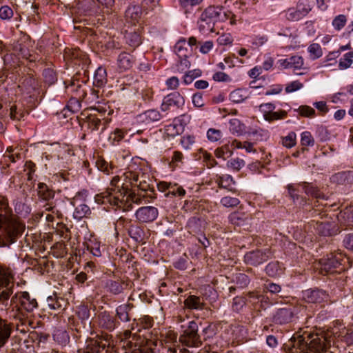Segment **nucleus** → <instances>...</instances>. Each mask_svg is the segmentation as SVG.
Returning a JSON list of instances; mask_svg holds the SVG:
<instances>
[{
    "label": "nucleus",
    "instance_id": "f257e3e1",
    "mask_svg": "<svg viewBox=\"0 0 353 353\" xmlns=\"http://www.w3.org/2000/svg\"><path fill=\"white\" fill-rule=\"evenodd\" d=\"M142 159L139 156L132 157L128 171L123 173L122 176H114L110 183V186L103 192L96 194L95 201L99 204L105 205L107 208L123 211H129L130 203L128 202L129 190L131 183H140L144 179H149V174L145 173L139 168Z\"/></svg>",
    "mask_w": 353,
    "mask_h": 353
},
{
    "label": "nucleus",
    "instance_id": "f03ea898",
    "mask_svg": "<svg viewBox=\"0 0 353 353\" xmlns=\"http://www.w3.org/2000/svg\"><path fill=\"white\" fill-rule=\"evenodd\" d=\"M0 270V303L10 319L23 321V311L31 312L37 307V301L27 292H17L13 296L14 278L12 270L6 266V272Z\"/></svg>",
    "mask_w": 353,
    "mask_h": 353
},
{
    "label": "nucleus",
    "instance_id": "7ed1b4c3",
    "mask_svg": "<svg viewBox=\"0 0 353 353\" xmlns=\"http://www.w3.org/2000/svg\"><path fill=\"white\" fill-rule=\"evenodd\" d=\"M236 16L223 6L210 5L203 10L196 21L197 29L202 34L216 32V27L221 23L230 20L231 25L236 24Z\"/></svg>",
    "mask_w": 353,
    "mask_h": 353
},
{
    "label": "nucleus",
    "instance_id": "20e7f679",
    "mask_svg": "<svg viewBox=\"0 0 353 353\" xmlns=\"http://www.w3.org/2000/svg\"><path fill=\"white\" fill-rule=\"evenodd\" d=\"M292 343V353H323L330 346L323 334L305 332L293 336Z\"/></svg>",
    "mask_w": 353,
    "mask_h": 353
},
{
    "label": "nucleus",
    "instance_id": "39448f33",
    "mask_svg": "<svg viewBox=\"0 0 353 353\" xmlns=\"http://www.w3.org/2000/svg\"><path fill=\"white\" fill-rule=\"evenodd\" d=\"M178 322L183 323L181 325L182 334L179 336L180 343L189 347H199L202 345V341L198 333L199 325L197 321L191 320L185 322L179 318Z\"/></svg>",
    "mask_w": 353,
    "mask_h": 353
},
{
    "label": "nucleus",
    "instance_id": "423d86ee",
    "mask_svg": "<svg viewBox=\"0 0 353 353\" xmlns=\"http://www.w3.org/2000/svg\"><path fill=\"white\" fill-rule=\"evenodd\" d=\"M342 259L341 255H334L330 254L326 258L320 260V272L323 275L328 274L340 273L344 270L342 266Z\"/></svg>",
    "mask_w": 353,
    "mask_h": 353
},
{
    "label": "nucleus",
    "instance_id": "0eeeda50",
    "mask_svg": "<svg viewBox=\"0 0 353 353\" xmlns=\"http://www.w3.org/2000/svg\"><path fill=\"white\" fill-rule=\"evenodd\" d=\"M185 104V98L179 92H173L163 97L161 110L166 112H176L182 109Z\"/></svg>",
    "mask_w": 353,
    "mask_h": 353
},
{
    "label": "nucleus",
    "instance_id": "6e6552de",
    "mask_svg": "<svg viewBox=\"0 0 353 353\" xmlns=\"http://www.w3.org/2000/svg\"><path fill=\"white\" fill-rule=\"evenodd\" d=\"M288 192L294 200L299 198V192H304L307 195H310L316 199H324V195L320 190L313 185L303 182L298 184H290L288 185Z\"/></svg>",
    "mask_w": 353,
    "mask_h": 353
},
{
    "label": "nucleus",
    "instance_id": "1a4fd4ad",
    "mask_svg": "<svg viewBox=\"0 0 353 353\" xmlns=\"http://www.w3.org/2000/svg\"><path fill=\"white\" fill-rule=\"evenodd\" d=\"M0 228L3 229L10 241L14 242L23 233L25 226L22 223L18 221L12 214L8 220L3 221L0 225Z\"/></svg>",
    "mask_w": 353,
    "mask_h": 353
},
{
    "label": "nucleus",
    "instance_id": "9d476101",
    "mask_svg": "<svg viewBox=\"0 0 353 353\" xmlns=\"http://www.w3.org/2000/svg\"><path fill=\"white\" fill-rule=\"evenodd\" d=\"M272 256L270 249L256 250L247 252L244 256L246 264L257 266L270 259Z\"/></svg>",
    "mask_w": 353,
    "mask_h": 353
},
{
    "label": "nucleus",
    "instance_id": "9b49d317",
    "mask_svg": "<svg viewBox=\"0 0 353 353\" xmlns=\"http://www.w3.org/2000/svg\"><path fill=\"white\" fill-rule=\"evenodd\" d=\"M159 216V210L154 206H143L139 208L135 212V217L140 223H151Z\"/></svg>",
    "mask_w": 353,
    "mask_h": 353
},
{
    "label": "nucleus",
    "instance_id": "f8f14e48",
    "mask_svg": "<svg viewBox=\"0 0 353 353\" xmlns=\"http://www.w3.org/2000/svg\"><path fill=\"white\" fill-rule=\"evenodd\" d=\"M76 314L78 319L81 321V323H79V322L76 323L74 316L70 317L68 321L77 332H80L81 327H85L86 321L90 316V309L85 305H79L77 308Z\"/></svg>",
    "mask_w": 353,
    "mask_h": 353
},
{
    "label": "nucleus",
    "instance_id": "ddd939ff",
    "mask_svg": "<svg viewBox=\"0 0 353 353\" xmlns=\"http://www.w3.org/2000/svg\"><path fill=\"white\" fill-rule=\"evenodd\" d=\"M313 226L316 232L323 236H332L340 232V229L334 221H317Z\"/></svg>",
    "mask_w": 353,
    "mask_h": 353
},
{
    "label": "nucleus",
    "instance_id": "4468645a",
    "mask_svg": "<svg viewBox=\"0 0 353 353\" xmlns=\"http://www.w3.org/2000/svg\"><path fill=\"white\" fill-rule=\"evenodd\" d=\"M135 63V57L127 52H121L117 57V69L119 72H123L131 70Z\"/></svg>",
    "mask_w": 353,
    "mask_h": 353
},
{
    "label": "nucleus",
    "instance_id": "2eb2a0df",
    "mask_svg": "<svg viewBox=\"0 0 353 353\" xmlns=\"http://www.w3.org/2000/svg\"><path fill=\"white\" fill-rule=\"evenodd\" d=\"M130 283V281L128 279H108L106 281L105 284V288L107 292L114 295H118L121 294L125 289H127Z\"/></svg>",
    "mask_w": 353,
    "mask_h": 353
},
{
    "label": "nucleus",
    "instance_id": "dca6fc26",
    "mask_svg": "<svg viewBox=\"0 0 353 353\" xmlns=\"http://www.w3.org/2000/svg\"><path fill=\"white\" fill-rule=\"evenodd\" d=\"M235 149L244 150L247 153L256 152L254 149V144L248 141L241 142L238 140H234L230 143L225 144L221 148V150L223 154L225 152H229L230 154H232Z\"/></svg>",
    "mask_w": 353,
    "mask_h": 353
},
{
    "label": "nucleus",
    "instance_id": "f3484780",
    "mask_svg": "<svg viewBox=\"0 0 353 353\" xmlns=\"http://www.w3.org/2000/svg\"><path fill=\"white\" fill-rule=\"evenodd\" d=\"M328 294L321 290L309 289L303 292V299L305 302L312 303H321L327 301Z\"/></svg>",
    "mask_w": 353,
    "mask_h": 353
},
{
    "label": "nucleus",
    "instance_id": "a211bd4d",
    "mask_svg": "<svg viewBox=\"0 0 353 353\" xmlns=\"http://www.w3.org/2000/svg\"><path fill=\"white\" fill-rule=\"evenodd\" d=\"M294 312L290 307L279 309L273 316V322L278 325H285L292 321Z\"/></svg>",
    "mask_w": 353,
    "mask_h": 353
},
{
    "label": "nucleus",
    "instance_id": "6ab92c4d",
    "mask_svg": "<svg viewBox=\"0 0 353 353\" xmlns=\"http://www.w3.org/2000/svg\"><path fill=\"white\" fill-rule=\"evenodd\" d=\"M98 323L101 327L108 331L114 330L119 325V322L116 321L115 318L106 311L99 314Z\"/></svg>",
    "mask_w": 353,
    "mask_h": 353
},
{
    "label": "nucleus",
    "instance_id": "aec40b11",
    "mask_svg": "<svg viewBox=\"0 0 353 353\" xmlns=\"http://www.w3.org/2000/svg\"><path fill=\"white\" fill-rule=\"evenodd\" d=\"M46 301L48 308L57 311L58 313L64 310L68 305L65 299L58 296L57 294L48 296Z\"/></svg>",
    "mask_w": 353,
    "mask_h": 353
},
{
    "label": "nucleus",
    "instance_id": "412c9836",
    "mask_svg": "<svg viewBox=\"0 0 353 353\" xmlns=\"http://www.w3.org/2000/svg\"><path fill=\"white\" fill-rule=\"evenodd\" d=\"M142 16V9L139 5H130L125 12V18L127 22L135 24Z\"/></svg>",
    "mask_w": 353,
    "mask_h": 353
},
{
    "label": "nucleus",
    "instance_id": "4be33fe9",
    "mask_svg": "<svg viewBox=\"0 0 353 353\" xmlns=\"http://www.w3.org/2000/svg\"><path fill=\"white\" fill-rule=\"evenodd\" d=\"M12 325V323L0 318V348L6 343L10 338Z\"/></svg>",
    "mask_w": 353,
    "mask_h": 353
},
{
    "label": "nucleus",
    "instance_id": "5701e85b",
    "mask_svg": "<svg viewBox=\"0 0 353 353\" xmlns=\"http://www.w3.org/2000/svg\"><path fill=\"white\" fill-rule=\"evenodd\" d=\"M83 245L86 248L87 250H88L94 256L99 257L101 256L102 252L100 249L101 243L95 236H90L85 240Z\"/></svg>",
    "mask_w": 353,
    "mask_h": 353
},
{
    "label": "nucleus",
    "instance_id": "b1692460",
    "mask_svg": "<svg viewBox=\"0 0 353 353\" xmlns=\"http://www.w3.org/2000/svg\"><path fill=\"white\" fill-rule=\"evenodd\" d=\"M161 345V341L157 339H145L139 344L145 353H157L158 347Z\"/></svg>",
    "mask_w": 353,
    "mask_h": 353
},
{
    "label": "nucleus",
    "instance_id": "393cba45",
    "mask_svg": "<svg viewBox=\"0 0 353 353\" xmlns=\"http://www.w3.org/2000/svg\"><path fill=\"white\" fill-rule=\"evenodd\" d=\"M219 188H224L227 190L232 192H235L236 190L233 188L235 184V181L232 176L229 174H223L216 177L215 180Z\"/></svg>",
    "mask_w": 353,
    "mask_h": 353
},
{
    "label": "nucleus",
    "instance_id": "a878e982",
    "mask_svg": "<svg viewBox=\"0 0 353 353\" xmlns=\"http://www.w3.org/2000/svg\"><path fill=\"white\" fill-rule=\"evenodd\" d=\"M13 50L18 56L30 61H35L36 57L30 54L29 50L22 43L17 41L13 44Z\"/></svg>",
    "mask_w": 353,
    "mask_h": 353
},
{
    "label": "nucleus",
    "instance_id": "bb28decb",
    "mask_svg": "<svg viewBox=\"0 0 353 353\" xmlns=\"http://www.w3.org/2000/svg\"><path fill=\"white\" fill-rule=\"evenodd\" d=\"M125 41L127 45L135 49L142 43L143 38L139 31L126 32Z\"/></svg>",
    "mask_w": 353,
    "mask_h": 353
},
{
    "label": "nucleus",
    "instance_id": "cd10ccee",
    "mask_svg": "<svg viewBox=\"0 0 353 353\" xmlns=\"http://www.w3.org/2000/svg\"><path fill=\"white\" fill-rule=\"evenodd\" d=\"M133 307L131 303L122 304L116 309V314L118 319L122 322H129L130 321V312Z\"/></svg>",
    "mask_w": 353,
    "mask_h": 353
},
{
    "label": "nucleus",
    "instance_id": "c85d7f7f",
    "mask_svg": "<svg viewBox=\"0 0 353 353\" xmlns=\"http://www.w3.org/2000/svg\"><path fill=\"white\" fill-rule=\"evenodd\" d=\"M108 82L107 72L105 68L99 67L94 76L93 85L97 88H103Z\"/></svg>",
    "mask_w": 353,
    "mask_h": 353
},
{
    "label": "nucleus",
    "instance_id": "c756f323",
    "mask_svg": "<svg viewBox=\"0 0 353 353\" xmlns=\"http://www.w3.org/2000/svg\"><path fill=\"white\" fill-rule=\"evenodd\" d=\"M205 0H179V5L183 13L188 17L192 14L194 8L201 5Z\"/></svg>",
    "mask_w": 353,
    "mask_h": 353
},
{
    "label": "nucleus",
    "instance_id": "7c9ffc66",
    "mask_svg": "<svg viewBox=\"0 0 353 353\" xmlns=\"http://www.w3.org/2000/svg\"><path fill=\"white\" fill-rule=\"evenodd\" d=\"M184 305L190 310H203L204 303L200 296L190 295L184 301Z\"/></svg>",
    "mask_w": 353,
    "mask_h": 353
},
{
    "label": "nucleus",
    "instance_id": "2f4dec72",
    "mask_svg": "<svg viewBox=\"0 0 353 353\" xmlns=\"http://www.w3.org/2000/svg\"><path fill=\"white\" fill-rule=\"evenodd\" d=\"M12 210L8 206L7 198L0 195V225L12 216Z\"/></svg>",
    "mask_w": 353,
    "mask_h": 353
},
{
    "label": "nucleus",
    "instance_id": "473e14b6",
    "mask_svg": "<svg viewBox=\"0 0 353 353\" xmlns=\"http://www.w3.org/2000/svg\"><path fill=\"white\" fill-rule=\"evenodd\" d=\"M283 269V264L280 263L279 261H272L266 265L265 270L268 276L274 277L281 274Z\"/></svg>",
    "mask_w": 353,
    "mask_h": 353
},
{
    "label": "nucleus",
    "instance_id": "72a5a7b5",
    "mask_svg": "<svg viewBox=\"0 0 353 353\" xmlns=\"http://www.w3.org/2000/svg\"><path fill=\"white\" fill-rule=\"evenodd\" d=\"M53 339L59 345L65 346L70 342V336L65 330L57 329L53 333Z\"/></svg>",
    "mask_w": 353,
    "mask_h": 353
},
{
    "label": "nucleus",
    "instance_id": "f704fd0d",
    "mask_svg": "<svg viewBox=\"0 0 353 353\" xmlns=\"http://www.w3.org/2000/svg\"><path fill=\"white\" fill-rule=\"evenodd\" d=\"M337 219L341 225L353 227V209H346L341 212Z\"/></svg>",
    "mask_w": 353,
    "mask_h": 353
},
{
    "label": "nucleus",
    "instance_id": "c9c22d12",
    "mask_svg": "<svg viewBox=\"0 0 353 353\" xmlns=\"http://www.w3.org/2000/svg\"><path fill=\"white\" fill-rule=\"evenodd\" d=\"M154 321L149 316H144L139 319H134L131 324V329L134 330L136 327L140 326L143 329H149L153 326Z\"/></svg>",
    "mask_w": 353,
    "mask_h": 353
},
{
    "label": "nucleus",
    "instance_id": "e433bc0d",
    "mask_svg": "<svg viewBox=\"0 0 353 353\" xmlns=\"http://www.w3.org/2000/svg\"><path fill=\"white\" fill-rule=\"evenodd\" d=\"M21 85L28 93L36 90L39 86L37 80L30 75L22 78L21 80Z\"/></svg>",
    "mask_w": 353,
    "mask_h": 353
},
{
    "label": "nucleus",
    "instance_id": "4c0bfd02",
    "mask_svg": "<svg viewBox=\"0 0 353 353\" xmlns=\"http://www.w3.org/2000/svg\"><path fill=\"white\" fill-rule=\"evenodd\" d=\"M93 158L95 159V163L97 168L107 174H109L110 171L114 167L112 162H107L103 158V156H93Z\"/></svg>",
    "mask_w": 353,
    "mask_h": 353
},
{
    "label": "nucleus",
    "instance_id": "58836bf2",
    "mask_svg": "<svg viewBox=\"0 0 353 353\" xmlns=\"http://www.w3.org/2000/svg\"><path fill=\"white\" fill-rule=\"evenodd\" d=\"M130 236L137 242H143L145 239L143 228L138 225H131L128 230Z\"/></svg>",
    "mask_w": 353,
    "mask_h": 353
},
{
    "label": "nucleus",
    "instance_id": "ea45409f",
    "mask_svg": "<svg viewBox=\"0 0 353 353\" xmlns=\"http://www.w3.org/2000/svg\"><path fill=\"white\" fill-rule=\"evenodd\" d=\"M285 18L290 21H297L304 17L303 14L299 10L297 6L289 8L283 12Z\"/></svg>",
    "mask_w": 353,
    "mask_h": 353
},
{
    "label": "nucleus",
    "instance_id": "a19ab883",
    "mask_svg": "<svg viewBox=\"0 0 353 353\" xmlns=\"http://www.w3.org/2000/svg\"><path fill=\"white\" fill-rule=\"evenodd\" d=\"M248 97V92L244 89H236L230 94V100L235 103L243 102Z\"/></svg>",
    "mask_w": 353,
    "mask_h": 353
},
{
    "label": "nucleus",
    "instance_id": "79ce46f5",
    "mask_svg": "<svg viewBox=\"0 0 353 353\" xmlns=\"http://www.w3.org/2000/svg\"><path fill=\"white\" fill-rule=\"evenodd\" d=\"M249 219L248 214L239 212H233L229 216L230 222L235 225H243Z\"/></svg>",
    "mask_w": 353,
    "mask_h": 353
},
{
    "label": "nucleus",
    "instance_id": "37998d69",
    "mask_svg": "<svg viewBox=\"0 0 353 353\" xmlns=\"http://www.w3.org/2000/svg\"><path fill=\"white\" fill-rule=\"evenodd\" d=\"M229 124V130L233 134L240 136L245 131V125L237 119H231Z\"/></svg>",
    "mask_w": 353,
    "mask_h": 353
},
{
    "label": "nucleus",
    "instance_id": "c03bdc74",
    "mask_svg": "<svg viewBox=\"0 0 353 353\" xmlns=\"http://www.w3.org/2000/svg\"><path fill=\"white\" fill-rule=\"evenodd\" d=\"M143 120L146 123H151L159 121L161 118V113L154 109L148 110L144 112L141 115Z\"/></svg>",
    "mask_w": 353,
    "mask_h": 353
},
{
    "label": "nucleus",
    "instance_id": "a18cd8bd",
    "mask_svg": "<svg viewBox=\"0 0 353 353\" xmlns=\"http://www.w3.org/2000/svg\"><path fill=\"white\" fill-rule=\"evenodd\" d=\"M37 189L39 196L43 200H49L54 196V192L46 183H39Z\"/></svg>",
    "mask_w": 353,
    "mask_h": 353
},
{
    "label": "nucleus",
    "instance_id": "49530a36",
    "mask_svg": "<svg viewBox=\"0 0 353 353\" xmlns=\"http://www.w3.org/2000/svg\"><path fill=\"white\" fill-rule=\"evenodd\" d=\"M90 214V208L85 204H80L75 208L73 216L77 220H81L83 217Z\"/></svg>",
    "mask_w": 353,
    "mask_h": 353
},
{
    "label": "nucleus",
    "instance_id": "de8ad7c7",
    "mask_svg": "<svg viewBox=\"0 0 353 353\" xmlns=\"http://www.w3.org/2000/svg\"><path fill=\"white\" fill-rule=\"evenodd\" d=\"M127 131L123 129L117 128L109 136V141L112 145H117L120 141H121L126 134Z\"/></svg>",
    "mask_w": 353,
    "mask_h": 353
},
{
    "label": "nucleus",
    "instance_id": "09e8293b",
    "mask_svg": "<svg viewBox=\"0 0 353 353\" xmlns=\"http://www.w3.org/2000/svg\"><path fill=\"white\" fill-rule=\"evenodd\" d=\"M186 40L184 38H181L174 46V52L178 58H183L186 57L188 49L185 47Z\"/></svg>",
    "mask_w": 353,
    "mask_h": 353
},
{
    "label": "nucleus",
    "instance_id": "8fccbe9b",
    "mask_svg": "<svg viewBox=\"0 0 353 353\" xmlns=\"http://www.w3.org/2000/svg\"><path fill=\"white\" fill-rule=\"evenodd\" d=\"M182 128L178 126L176 122L173 120V122L169 125L165 126V133L171 137H174L180 134H182Z\"/></svg>",
    "mask_w": 353,
    "mask_h": 353
},
{
    "label": "nucleus",
    "instance_id": "3c124183",
    "mask_svg": "<svg viewBox=\"0 0 353 353\" xmlns=\"http://www.w3.org/2000/svg\"><path fill=\"white\" fill-rule=\"evenodd\" d=\"M347 17L345 14H339L336 16L332 22L334 29L336 31L341 30L346 25Z\"/></svg>",
    "mask_w": 353,
    "mask_h": 353
},
{
    "label": "nucleus",
    "instance_id": "603ef678",
    "mask_svg": "<svg viewBox=\"0 0 353 353\" xmlns=\"http://www.w3.org/2000/svg\"><path fill=\"white\" fill-rule=\"evenodd\" d=\"M353 50L345 53L339 60V68L340 70H345L351 66L353 63Z\"/></svg>",
    "mask_w": 353,
    "mask_h": 353
},
{
    "label": "nucleus",
    "instance_id": "864d4df0",
    "mask_svg": "<svg viewBox=\"0 0 353 353\" xmlns=\"http://www.w3.org/2000/svg\"><path fill=\"white\" fill-rule=\"evenodd\" d=\"M287 112L283 110H280L277 112L272 110L270 113L265 114L263 118L265 121L272 122L275 120L283 119L287 117Z\"/></svg>",
    "mask_w": 353,
    "mask_h": 353
},
{
    "label": "nucleus",
    "instance_id": "5fc2aeb1",
    "mask_svg": "<svg viewBox=\"0 0 353 353\" xmlns=\"http://www.w3.org/2000/svg\"><path fill=\"white\" fill-rule=\"evenodd\" d=\"M307 51L312 59H316L323 55V51L319 43H313L307 48Z\"/></svg>",
    "mask_w": 353,
    "mask_h": 353
},
{
    "label": "nucleus",
    "instance_id": "6e6d98bb",
    "mask_svg": "<svg viewBox=\"0 0 353 353\" xmlns=\"http://www.w3.org/2000/svg\"><path fill=\"white\" fill-rule=\"evenodd\" d=\"M185 194V190L183 187L176 183H172L170 187L169 192L165 194L166 196H183Z\"/></svg>",
    "mask_w": 353,
    "mask_h": 353
},
{
    "label": "nucleus",
    "instance_id": "4d7b16f0",
    "mask_svg": "<svg viewBox=\"0 0 353 353\" xmlns=\"http://www.w3.org/2000/svg\"><path fill=\"white\" fill-rule=\"evenodd\" d=\"M51 147L52 149L50 152H57L60 154H65L66 153L70 154V152L72 150L70 145L66 144H60L59 143L52 144Z\"/></svg>",
    "mask_w": 353,
    "mask_h": 353
},
{
    "label": "nucleus",
    "instance_id": "13d9d810",
    "mask_svg": "<svg viewBox=\"0 0 353 353\" xmlns=\"http://www.w3.org/2000/svg\"><path fill=\"white\" fill-rule=\"evenodd\" d=\"M290 67L294 70L301 69L304 64V60L302 57L294 55L289 57Z\"/></svg>",
    "mask_w": 353,
    "mask_h": 353
},
{
    "label": "nucleus",
    "instance_id": "bf43d9fd",
    "mask_svg": "<svg viewBox=\"0 0 353 353\" xmlns=\"http://www.w3.org/2000/svg\"><path fill=\"white\" fill-rule=\"evenodd\" d=\"M201 75L200 70H190L183 76V83L186 85L191 83L194 79Z\"/></svg>",
    "mask_w": 353,
    "mask_h": 353
},
{
    "label": "nucleus",
    "instance_id": "052dcab7",
    "mask_svg": "<svg viewBox=\"0 0 353 353\" xmlns=\"http://www.w3.org/2000/svg\"><path fill=\"white\" fill-rule=\"evenodd\" d=\"M87 124L91 130H97L101 124V120L94 115H90L87 118Z\"/></svg>",
    "mask_w": 353,
    "mask_h": 353
},
{
    "label": "nucleus",
    "instance_id": "680f3d73",
    "mask_svg": "<svg viewBox=\"0 0 353 353\" xmlns=\"http://www.w3.org/2000/svg\"><path fill=\"white\" fill-rule=\"evenodd\" d=\"M301 143L303 146H313L314 145V139L310 132L305 131L301 133Z\"/></svg>",
    "mask_w": 353,
    "mask_h": 353
},
{
    "label": "nucleus",
    "instance_id": "e2e57ef3",
    "mask_svg": "<svg viewBox=\"0 0 353 353\" xmlns=\"http://www.w3.org/2000/svg\"><path fill=\"white\" fill-rule=\"evenodd\" d=\"M296 6L304 17L312 10V8L310 0H299Z\"/></svg>",
    "mask_w": 353,
    "mask_h": 353
},
{
    "label": "nucleus",
    "instance_id": "0e129e2a",
    "mask_svg": "<svg viewBox=\"0 0 353 353\" xmlns=\"http://www.w3.org/2000/svg\"><path fill=\"white\" fill-rule=\"evenodd\" d=\"M240 203L239 199L231 196H224L221 199V203L226 208H234Z\"/></svg>",
    "mask_w": 353,
    "mask_h": 353
},
{
    "label": "nucleus",
    "instance_id": "69168bd1",
    "mask_svg": "<svg viewBox=\"0 0 353 353\" xmlns=\"http://www.w3.org/2000/svg\"><path fill=\"white\" fill-rule=\"evenodd\" d=\"M299 114L304 117H313L315 116V110L309 105H301L298 108Z\"/></svg>",
    "mask_w": 353,
    "mask_h": 353
},
{
    "label": "nucleus",
    "instance_id": "338daca9",
    "mask_svg": "<svg viewBox=\"0 0 353 353\" xmlns=\"http://www.w3.org/2000/svg\"><path fill=\"white\" fill-rule=\"evenodd\" d=\"M43 75L45 82L49 85L53 84L55 81H57V75L52 69L48 68L44 70Z\"/></svg>",
    "mask_w": 353,
    "mask_h": 353
},
{
    "label": "nucleus",
    "instance_id": "774afa93",
    "mask_svg": "<svg viewBox=\"0 0 353 353\" xmlns=\"http://www.w3.org/2000/svg\"><path fill=\"white\" fill-rule=\"evenodd\" d=\"M12 9L8 6H2L0 8V19L2 20H10L13 17Z\"/></svg>",
    "mask_w": 353,
    "mask_h": 353
}]
</instances>
